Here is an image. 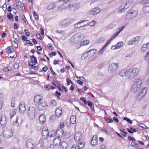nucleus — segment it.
I'll use <instances>...</instances> for the list:
<instances>
[{
  "instance_id": "nucleus-1",
  "label": "nucleus",
  "mask_w": 149,
  "mask_h": 149,
  "mask_svg": "<svg viewBox=\"0 0 149 149\" xmlns=\"http://www.w3.org/2000/svg\"><path fill=\"white\" fill-rule=\"evenodd\" d=\"M143 83L141 78H137L134 80L133 84L131 88L132 92L134 93L137 92L140 88Z\"/></svg>"
},
{
  "instance_id": "nucleus-2",
  "label": "nucleus",
  "mask_w": 149,
  "mask_h": 149,
  "mask_svg": "<svg viewBox=\"0 0 149 149\" xmlns=\"http://www.w3.org/2000/svg\"><path fill=\"white\" fill-rule=\"evenodd\" d=\"M84 37L83 34L78 32L74 35L70 39V42L72 43H77L84 38Z\"/></svg>"
},
{
  "instance_id": "nucleus-3",
  "label": "nucleus",
  "mask_w": 149,
  "mask_h": 149,
  "mask_svg": "<svg viewBox=\"0 0 149 149\" xmlns=\"http://www.w3.org/2000/svg\"><path fill=\"white\" fill-rule=\"evenodd\" d=\"M74 21L73 18H66L62 20L60 24V26L62 28H64L69 26L71 23Z\"/></svg>"
},
{
  "instance_id": "nucleus-4",
  "label": "nucleus",
  "mask_w": 149,
  "mask_h": 149,
  "mask_svg": "<svg viewBox=\"0 0 149 149\" xmlns=\"http://www.w3.org/2000/svg\"><path fill=\"white\" fill-rule=\"evenodd\" d=\"M118 63H113L110 64L109 67L108 71L109 73H114L118 68Z\"/></svg>"
},
{
  "instance_id": "nucleus-5",
  "label": "nucleus",
  "mask_w": 149,
  "mask_h": 149,
  "mask_svg": "<svg viewBox=\"0 0 149 149\" xmlns=\"http://www.w3.org/2000/svg\"><path fill=\"white\" fill-rule=\"evenodd\" d=\"M35 109L34 107L31 106L29 107L28 113L29 118L31 120L33 119L35 117Z\"/></svg>"
},
{
  "instance_id": "nucleus-6",
  "label": "nucleus",
  "mask_w": 149,
  "mask_h": 149,
  "mask_svg": "<svg viewBox=\"0 0 149 149\" xmlns=\"http://www.w3.org/2000/svg\"><path fill=\"white\" fill-rule=\"evenodd\" d=\"M138 13L137 10H132L131 12L129 13L127 15V18L128 19L132 18L136 16Z\"/></svg>"
},
{
  "instance_id": "nucleus-7",
  "label": "nucleus",
  "mask_w": 149,
  "mask_h": 149,
  "mask_svg": "<svg viewBox=\"0 0 149 149\" xmlns=\"http://www.w3.org/2000/svg\"><path fill=\"white\" fill-rule=\"evenodd\" d=\"M140 36H137L135 37L134 38L131 39L128 42L129 45H134L137 43L139 40L140 39Z\"/></svg>"
},
{
  "instance_id": "nucleus-8",
  "label": "nucleus",
  "mask_w": 149,
  "mask_h": 149,
  "mask_svg": "<svg viewBox=\"0 0 149 149\" xmlns=\"http://www.w3.org/2000/svg\"><path fill=\"white\" fill-rule=\"evenodd\" d=\"M26 146L29 149H33L34 147V143L31 139H29L27 141Z\"/></svg>"
},
{
  "instance_id": "nucleus-9",
  "label": "nucleus",
  "mask_w": 149,
  "mask_h": 149,
  "mask_svg": "<svg viewBox=\"0 0 149 149\" xmlns=\"http://www.w3.org/2000/svg\"><path fill=\"white\" fill-rule=\"evenodd\" d=\"M42 134L43 138L44 139H47L48 137V136H49V133L48 128L47 127H45L43 128Z\"/></svg>"
},
{
  "instance_id": "nucleus-10",
  "label": "nucleus",
  "mask_w": 149,
  "mask_h": 149,
  "mask_svg": "<svg viewBox=\"0 0 149 149\" xmlns=\"http://www.w3.org/2000/svg\"><path fill=\"white\" fill-rule=\"evenodd\" d=\"M36 148L37 149H44V143L42 139H40L36 144Z\"/></svg>"
},
{
  "instance_id": "nucleus-11",
  "label": "nucleus",
  "mask_w": 149,
  "mask_h": 149,
  "mask_svg": "<svg viewBox=\"0 0 149 149\" xmlns=\"http://www.w3.org/2000/svg\"><path fill=\"white\" fill-rule=\"evenodd\" d=\"M100 8L96 7L91 10L89 12V14L90 15H95L99 13L100 12Z\"/></svg>"
},
{
  "instance_id": "nucleus-12",
  "label": "nucleus",
  "mask_w": 149,
  "mask_h": 149,
  "mask_svg": "<svg viewBox=\"0 0 149 149\" xmlns=\"http://www.w3.org/2000/svg\"><path fill=\"white\" fill-rule=\"evenodd\" d=\"M132 1L127 0L123 2L122 4V5L123 6V7L125 8V9L126 10L130 7V6L132 5Z\"/></svg>"
},
{
  "instance_id": "nucleus-13",
  "label": "nucleus",
  "mask_w": 149,
  "mask_h": 149,
  "mask_svg": "<svg viewBox=\"0 0 149 149\" xmlns=\"http://www.w3.org/2000/svg\"><path fill=\"white\" fill-rule=\"evenodd\" d=\"M46 107V103L45 102H41L38 106V109L39 111L44 110Z\"/></svg>"
},
{
  "instance_id": "nucleus-14",
  "label": "nucleus",
  "mask_w": 149,
  "mask_h": 149,
  "mask_svg": "<svg viewBox=\"0 0 149 149\" xmlns=\"http://www.w3.org/2000/svg\"><path fill=\"white\" fill-rule=\"evenodd\" d=\"M81 138V134L80 132H77L74 135V139L75 141H79Z\"/></svg>"
},
{
  "instance_id": "nucleus-15",
  "label": "nucleus",
  "mask_w": 149,
  "mask_h": 149,
  "mask_svg": "<svg viewBox=\"0 0 149 149\" xmlns=\"http://www.w3.org/2000/svg\"><path fill=\"white\" fill-rule=\"evenodd\" d=\"M88 21L87 20H83L81 21H80L77 23L75 24L74 25V27L75 28H79L81 27V26H87V24H85L84 25L82 26H81V24L82 23H83L85 22Z\"/></svg>"
},
{
  "instance_id": "nucleus-16",
  "label": "nucleus",
  "mask_w": 149,
  "mask_h": 149,
  "mask_svg": "<svg viewBox=\"0 0 149 149\" xmlns=\"http://www.w3.org/2000/svg\"><path fill=\"white\" fill-rule=\"evenodd\" d=\"M128 70V69L122 70L119 72V75L121 77H127Z\"/></svg>"
},
{
  "instance_id": "nucleus-17",
  "label": "nucleus",
  "mask_w": 149,
  "mask_h": 149,
  "mask_svg": "<svg viewBox=\"0 0 149 149\" xmlns=\"http://www.w3.org/2000/svg\"><path fill=\"white\" fill-rule=\"evenodd\" d=\"M19 111L21 113H23L26 110L25 106L24 103L21 102L19 106Z\"/></svg>"
},
{
  "instance_id": "nucleus-18",
  "label": "nucleus",
  "mask_w": 149,
  "mask_h": 149,
  "mask_svg": "<svg viewBox=\"0 0 149 149\" xmlns=\"http://www.w3.org/2000/svg\"><path fill=\"white\" fill-rule=\"evenodd\" d=\"M136 76L130 69H128L127 78L130 79H132Z\"/></svg>"
},
{
  "instance_id": "nucleus-19",
  "label": "nucleus",
  "mask_w": 149,
  "mask_h": 149,
  "mask_svg": "<svg viewBox=\"0 0 149 149\" xmlns=\"http://www.w3.org/2000/svg\"><path fill=\"white\" fill-rule=\"evenodd\" d=\"M55 113L56 116H60L62 113V108L61 107H58L56 110Z\"/></svg>"
},
{
  "instance_id": "nucleus-20",
  "label": "nucleus",
  "mask_w": 149,
  "mask_h": 149,
  "mask_svg": "<svg viewBox=\"0 0 149 149\" xmlns=\"http://www.w3.org/2000/svg\"><path fill=\"white\" fill-rule=\"evenodd\" d=\"M147 91V88L146 87H143L142 88L141 91L139 95L141 97H143L146 93Z\"/></svg>"
},
{
  "instance_id": "nucleus-21",
  "label": "nucleus",
  "mask_w": 149,
  "mask_h": 149,
  "mask_svg": "<svg viewBox=\"0 0 149 149\" xmlns=\"http://www.w3.org/2000/svg\"><path fill=\"white\" fill-rule=\"evenodd\" d=\"M61 141L59 137L56 138L55 137L53 140V143L56 146H58L61 144Z\"/></svg>"
},
{
  "instance_id": "nucleus-22",
  "label": "nucleus",
  "mask_w": 149,
  "mask_h": 149,
  "mask_svg": "<svg viewBox=\"0 0 149 149\" xmlns=\"http://www.w3.org/2000/svg\"><path fill=\"white\" fill-rule=\"evenodd\" d=\"M91 58L89 53L88 52L84 53L81 57V59L82 60H85L86 59L89 58Z\"/></svg>"
},
{
  "instance_id": "nucleus-23",
  "label": "nucleus",
  "mask_w": 149,
  "mask_h": 149,
  "mask_svg": "<svg viewBox=\"0 0 149 149\" xmlns=\"http://www.w3.org/2000/svg\"><path fill=\"white\" fill-rule=\"evenodd\" d=\"M68 146V144L65 142H62L60 144V149H67Z\"/></svg>"
},
{
  "instance_id": "nucleus-24",
  "label": "nucleus",
  "mask_w": 149,
  "mask_h": 149,
  "mask_svg": "<svg viewBox=\"0 0 149 149\" xmlns=\"http://www.w3.org/2000/svg\"><path fill=\"white\" fill-rule=\"evenodd\" d=\"M63 130L62 128H58L56 130L57 134L59 135L58 137H59L60 136H62L63 135Z\"/></svg>"
},
{
  "instance_id": "nucleus-25",
  "label": "nucleus",
  "mask_w": 149,
  "mask_h": 149,
  "mask_svg": "<svg viewBox=\"0 0 149 149\" xmlns=\"http://www.w3.org/2000/svg\"><path fill=\"white\" fill-rule=\"evenodd\" d=\"M109 45L106 42L104 45L102 47V49L98 51V54L100 55L102 54L104 51L105 48L107 47Z\"/></svg>"
},
{
  "instance_id": "nucleus-26",
  "label": "nucleus",
  "mask_w": 149,
  "mask_h": 149,
  "mask_svg": "<svg viewBox=\"0 0 149 149\" xmlns=\"http://www.w3.org/2000/svg\"><path fill=\"white\" fill-rule=\"evenodd\" d=\"M96 52V49H92L88 51L91 57L94 55Z\"/></svg>"
},
{
  "instance_id": "nucleus-27",
  "label": "nucleus",
  "mask_w": 149,
  "mask_h": 149,
  "mask_svg": "<svg viewBox=\"0 0 149 149\" xmlns=\"http://www.w3.org/2000/svg\"><path fill=\"white\" fill-rule=\"evenodd\" d=\"M149 45H147L146 44H144L143 46L142 47L141 49V51L143 52H145L147 51L149 47Z\"/></svg>"
},
{
  "instance_id": "nucleus-28",
  "label": "nucleus",
  "mask_w": 149,
  "mask_h": 149,
  "mask_svg": "<svg viewBox=\"0 0 149 149\" xmlns=\"http://www.w3.org/2000/svg\"><path fill=\"white\" fill-rule=\"evenodd\" d=\"M56 5L55 3H51L49 5L47 9V10H50L55 8Z\"/></svg>"
},
{
  "instance_id": "nucleus-29",
  "label": "nucleus",
  "mask_w": 149,
  "mask_h": 149,
  "mask_svg": "<svg viewBox=\"0 0 149 149\" xmlns=\"http://www.w3.org/2000/svg\"><path fill=\"white\" fill-rule=\"evenodd\" d=\"M42 97L40 95L36 96L34 98V100L36 102L38 103L41 100Z\"/></svg>"
},
{
  "instance_id": "nucleus-30",
  "label": "nucleus",
  "mask_w": 149,
  "mask_h": 149,
  "mask_svg": "<svg viewBox=\"0 0 149 149\" xmlns=\"http://www.w3.org/2000/svg\"><path fill=\"white\" fill-rule=\"evenodd\" d=\"M130 69L136 76L138 73L139 71V69L138 68H134Z\"/></svg>"
},
{
  "instance_id": "nucleus-31",
  "label": "nucleus",
  "mask_w": 149,
  "mask_h": 149,
  "mask_svg": "<svg viewBox=\"0 0 149 149\" xmlns=\"http://www.w3.org/2000/svg\"><path fill=\"white\" fill-rule=\"evenodd\" d=\"M126 10L125 9V8L123 7V6L121 5L118 8V13H121L124 12Z\"/></svg>"
},
{
  "instance_id": "nucleus-32",
  "label": "nucleus",
  "mask_w": 149,
  "mask_h": 149,
  "mask_svg": "<svg viewBox=\"0 0 149 149\" xmlns=\"http://www.w3.org/2000/svg\"><path fill=\"white\" fill-rule=\"evenodd\" d=\"M119 34L116 32L113 36H111V38L107 42L109 44H110L111 42V40L116 36H117Z\"/></svg>"
},
{
  "instance_id": "nucleus-33",
  "label": "nucleus",
  "mask_w": 149,
  "mask_h": 149,
  "mask_svg": "<svg viewBox=\"0 0 149 149\" xmlns=\"http://www.w3.org/2000/svg\"><path fill=\"white\" fill-rule=\"evenodd\" d=\"M127 130L128 132L131 134H133L134 132H137V130L136 129L130 127V128H127Z\"/></svg>"
},
{
  "instance_id": "nucleus-34",
  "label": "nucleus",
  "mask_w": 149,
  "mask_h": 149,
  "mask_svg": "<svg viewBox=\"0 0 149 149\" xmlns=\"http://www.w3.org/2000/svg\"><path fill=\"white\" fill-rule=\"evenodd\" d=\"M90 43V41L88 40H84L80 43L81 46H84L88 45Z\"/></svg>"
},
{
  "instance_id": "nucleus-35",
  "label": "nucleus",
  "mask_w": 149,
  "mask_h": 149,
  "mask_svg": "<svg viewBox=\"0 0 149 149\" xmlns=\"http://www.w3.org/2000/svg\"><path fill=\"white\" fill-rule=\"evenodd\" d=\"M70 4V3L69 2H65L61 5V6H62L63 9H65L67 8L69 6Z\"/></svg>"
},
{
  "instance_id": "nucleus-36",
  "label": "nucleus",
  "mask_w": 149,
  "mask_h": 149,
  "mask_svg": "<svg viewBox=\"0 0 149 149\" xmlns=\"http://www.w3.org/2000/svg\"><path fill=\"white\" fill-rule=\"evenodd\" d=\"M143 12L145 13H149V6H146L143 7Z\"/></svg>"
},
{
  "instance_id": "nucleus-37",
  "label": "nucleus",
  "mask_w": 149,
  "mask_h": 149,
  "mask_svg": "<svg viewBox=\"0 0 149 149\" xmlns=\"http://www.w3.org/2000/svg\"><path fill=\"white\" fill-rule=\"evenodd\" d=\"M6 52L8 53H11L14 52V49L12 47H8L7 49Z\"/></svg>"
},
{
  "instance_id": "nucleus-38",
  "label": "nucleus",
  "mask_w": 149,
  "mask_h": 149,
  "mask_svg": "<svg viewBox=\"0 0 149 149\" xmlns=\"http://www.w3.org/2000/svg\"><path fill=\"white\" fill-rule=\"evenodd\" d=\"M55 131L54 130H53L49 133V136H48V137L50 138L53 137L55 136Z\"/></svg>"
},
{
  "instance_id": "nucleus-39",
  "label": "nucleus",
  "mask_w": 149,
  "mask_h": 149,
  "mask_svg": "<svg viewBox=\"0 0 149 149\" xmlns=\"http://www.w3.org/2000/svg\"><path fill=\"white\" fill-rule=\"evenodd\" d=\"M13 36L14 38L18 41L19 40L18 35L16 33H13Z\"/></svg>"
},
{
  "instance_id": "nucleus-40",
  "label": "nucleus",
  "mask_w": 149,
  "mask_h": 149,
  "mask_svg": "<svg viewBox=\"0 0 149 149\" xmlns=\"http://www.w3.org/2000/svg\"><path fill=\"white\" fill-rule=\"evenodd\" d=\"M144 59L147 62H149V50L146 54Z\"/></svg>"
},
{
  "instance_id": "nucleus-41",
  "label": "nucleus",
  "mask_w": 149,
  "mask_h": 149,
  "mask_svg": "<svg viewBox=\"0 0 149 149\" xmlns=\"http://www.w3.org/2000/svg\"><path fill=\"white\" fill-rule=\"evenodd\" d=\"M69 7V9L70 11H74L76 10L74 4L71 5L70 4Z\"/></svg>"
},
{
  "instance_id": "nucleus-42",
  "label": "nucleus",
  "mask_w": 149,
  "mask_h": 149,
  "mask_svg": "<svg viewBox=\"0 0 149 149\" xmlns=\"http://www.w3.org/2000/svg\"><path fill=\"white\" fill-rule=\"evenodd\" d=\"M84 143L83 142H81L78 144V148L79 149H81L84 147Z\"/></svg>"
},
{
  "instance_id": "nucleus-43",
  "label": "nucleus",
  "mask_w": 149,
  "mask_h": 149,
  "mask_svg": "<svg viewBox=\"0 0 149 149\" xmlns=\"http://www.w3.org/2000/svg\"><path fill=\"white\" fill-rule=\"evenodd\" d=\"M30 58L31 59V61H32L33 62H34V63L35 64L38 63L37 60L34 56L33 55L31 56Z\"/></svg>"
},
{
  "instance_id": "nucleus-44",
  "label": "nucleus",
  "mask_w": 149,
  "mask_h": 149,
  "mask_svg": "<svg viewBox=\"0 0 149 149\" xmlns=\"http://www.w3.org/2000/svg\"><path fill=\"white\" fill-rule=\"evenodd\" d=\"M91 145L94 146L97 145L98 143V141L97 140H94L93 139H91Z\"/></svg>"
},
{
  "instance_id": "nucleus-45",
  "label": "nucleus",
  "mask_w": 149,
  "mask_h": 149,
  "mask_svg": "<svg viewBox=\"0 0 149 149\" xmlns=\"http://www.w3.org/2000/svg\"><path fill=\"white\" fill-rule=\"evenodd\" d=\"M45 118L44 115H42L39 116V121H45Z\"/></svg>"
},
{
  "instance_id": "nucleus-46",
  "label": "nucleus",
  "mask_w": 149,
  "mask_h": 149,
  "mask_svg": "<svg viewBox=\"0 0 149 149\" xmlns=\"http://www.w3.org/2000/svg\"><path fill=\"white\" fill-rule=\"evenodd\" d=\"M123 45V42H119L116 45V46L117 49L120 48Z\"/></svg>"
},
{
  "instance_id": "nucleus-47",
  "label": "nucleus",
  "mask_w": 149,
  "mask_h": 149,
  "mask_svg": "<svg viewBox=\"0 0 149 149\" xmlns=\"http://www.w3.org/2000/svg\"><path fill=\"white\" fill-rule=\"evenodd\" d=\"M7 17L9 20H11L12 19H13L14 17L13 16V14L11 13H8L7 14Z\"/></svg>"
},
{
  "instance_id": "nucleus-48",
  "label": "nucleus",
  "mask_w": 149,
  "mask_h": 149,
  "mask_svg": "<svg viewBox=\"0 0 149 149\" xmlns=\"http://www.w3.org/2000/svg\"><path fill=\"white\" fill-rule=\"evenodd\" d=\"M134 52L133 51L127 53L125 54V56L127 57H130L132 56L133 54L134 53Z\"/></svg>"
},
{
  "instance_id": "nucleus-49",
  "label": "nucleus",
  "mask_w": 149,
  "mask_h": 149,
  "mask_svg": "<svg viewBox=\"0 0 149 149\" xmlns=\"http://www.w3.org/2000/svg\"><path fill=\"white\" fill-rule=\"evenodd\" d=\"M16 110H14L11 111L10 112V115L11 116V118L13 116L15 115L16 113Z\"/></svg>"
},
{
  "instance_id": "nucleus-50",
  "label": "nucleus",
  "mask_w": 149,
  "mask_h": 149,
  "mask_svg": "<svg viewBox=\"0 0 149 149\" xmlns=\"http://www.w3.org/2000/svg\"><path fill=\"white\" fill-rule=\"evenodd\" d=\"M3 70L5 72H7L9 71L12 70L11 68L10 67H7L3 68Z\"/></svg>"
},
{
  "instance_id": "nucleus-51",
  "label": "nucleus",
  "mask_w": 149,
  "mask_h": 149,
  "mask_svg": "<svg viewBox=\"0 0 149 149\" xmlns=\"http://www.w3.org/2000/svg\"><path fill=\"white\" fill-rule=\"evenodd\" d=\"M56 118V116L55 115H51L49 117V119L51 120H55Z\"/></svg>"
},
{
  "instance_id": "nucleus-52",
  "label": "nucleus",
  "mask_w": 149,
  "mask_h": 149,
  "mask_svg": "<svg viewBox=\"0 0 149 149\" xmlns=\"http://www.w3.org/2000/svg\"><path fill=\"white\" fill-rule=\"evenodd\" d=\"M76 118L75 116L72 115L70 118V121H76Z\"/></svg>"
},
{
  "instance_id": "nucleus-53",
  "label": "nucleus",
  "mask_w": 149,
  "mask_h": 149,
  "mask_svg": "<svg viewBox=\"0 0 149 149\" xmlns=\"http://www.w3.org/2000/svg\"><path fill=\"white\" fill-rule=\"evenodd\" d=\"M33 15L35 18L36 20H37L38 19V14L34 11L33 12Z\"/></svg>"
},
{
  "instance_id": "nucleus-54",
  "label": "nucleus",
  "mask_w": 149,
  "mask_h": 149,
  "mask_svg": "<svg viewBox=\"0 0 149 149\" xmlns=\"http://www.w3.org/2000/svg\"><path fill=\"white\" fill-rule=\"evenodd\" d=\"M12 46L15 48H17L18 47V44L17 42L15 41L12 42Z\"/></svg>"
},
{
  "instance_id": "nucleus-55",
  "label": "nucleus",
  "mask_w": 149,
  "mask_h": 149,
  "mask_svg": "<svg viewBox=\"0 0 149 149\" xmlns=\"http://www.w3.org/2000/svg\"><path fill=\"white\" fill-rule=\"evenodd\" d=\"M66 81L67 83V84L68 85H69L70 84V83L73 84L72 82L71 81V79L69 78H67L66 80Z\"/></svg>"
},
{
  "instance_id": "nucleus-56",
  "label": "nucleus",
  "mask_w": 149,
  "mask_h": 149,
  "mask_svg": "<svg viewBox=\"0 0 149 149\" xmlns=\"http://www.w3.org/2000/svg\"><path fill=\"white\" fill-rule=\"evenodd\" d=\"M115 26L114 25L112 24H111L109 25L107 28V30H108L109 29H112Z\"/></svg>"
},
{
  "instance_id": "nucleus-57",
  "label": "nucleus",
  "mask_w": 149,
  "mask_h": 149,
  "mask_svg": "<svg viewBox=\"0 0 149 149\" xmlns=\"http://www.w3.org/2000/svg\"><path fill=\"white\" fill-rule=\"evenodd\" d=\"M55 95V96H56L59 99H60V97H59V96L61 95V93L60 92L57 91H56Z\"/></svg>"
},
{
  "instance_id": "nucleus-58",
  "label": "nucleus",
  "mask_w": 149,
  "mask_h": 149,
  "mask_svg": "<svg viewBox=\"0 0 149 149\" xmlns=\"http://www.w3.org/2000/svg\"><path fill=\"white\" fill-rule=\"evenodd\" d=\"M56 53L54 52H52L49 54V56L50 57H52L53 56H55L56 55Z\"/></svg>"
},
{
  "instance_id": "nucleus-59",
  "label": "nucleus",
  "mask_w": 149,
  "mask_h": 149,
  "mask_svg": "<svg viewBox=\"0 0 149 149\" xmlns=\"http://www.w3.org/2000/svg\"><path fill=\"white\" fill-rule=\"evenodd\" d=\"M51 105L53 106H55L57 105V103L54 100H52L51 101Z\"/></svg>"
},
{
  "instance_id": "nucleus-60",
  "label": "nucleus",
  "mask_w": 149,
  "mask_h": 149,
  "mask_svg": "<svg viewBox=\"0 0 149 149\" xmlns=\"http://www.w3.org/2000/svg\"><path fill=\"white\" fill-rule=\"evenodd\" d=\"M57 33L61 35H64L65 33V31L64 30H59L57 32Z\"/></svg>"
},
{
  "instance_id": "nucleus-61",
  "label": "nucleus",
  "mask_w": 149,
  "mask_h": 149,
  "mask_svg": "<svg viewBox=\"0 0 149 149\" xmlns=\"http://www.w3.org/2000/svg\"><path fill=\"white\" fill-rule=\"evenodd\" d=\"M75 76H76V77H77V78L80 79H81L82 81H86V79L84 77H78L77 76L76 74L75 75Z\"/></svg>"
},
{
  "instance_id": "nucleus-62",
  "label": "nucleus",
  "mask_w": 149,
  "mask_h": 149,
  "mask_svg": "<svg viewBox=\"0 0 149 149\" xmlns=\"http://www.w3.org/2000/svg\"><path fill=\"white\" fill-rule=\"evenodd\" d=\"M0 124L2 127H4L6 125V122H0Z\"/></svg>"
},
{
  "instance_id": "nucleus-63",
  "label": "nucleus",
  "mask_w": 149,
  "mask_h": 149,
  "mask_svg": "<svg viewBox=\"0 0 149 149\" xmlns=\"http://www.w3.org/2000/svg\"><path fill=\"white\" fill-rule=\"evenodd\" d=\"M95 21L93 20L92 22H90L89 24L87 23L86 24H87V25H90L91 26H92L94 25L95 24Z\"/></svg>"
},
{
  "instance_id": "nucleus-64",
  "label": "nucleus",
  "mask_w": 149,
  "mask_h": 149,
  "mask_svg": "<svg viewBox=\"0 0 149 149\" xmlns=\"http://www.w3.org/2000/svg\"><path fill=\"white\" fill-rule=\"evenodd\" d=\"M75 6L76 9H77L80 6V4L79 3H73Z\"/></svg>"
}]
</instances>
